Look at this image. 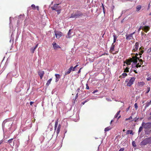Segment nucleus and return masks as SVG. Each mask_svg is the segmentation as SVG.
Returning <instances> with one entry per match:
<instances>
[{
  "label": "nucleus",
  "instance_id": "obj_1",
  "mask_svg": "<svg viewBox=\"0 0 151 151\" xmlns=\"http://www.w3.org/2000/svg\"><path fill=\"white\" fill-rule=\"evenodd\" d=\"M137 64V56H132V58H130L127 59L125 62H124V63H126L127 65H130L132 62Z\"/></svg>",
  "mask_w": 151,
  "mask_h": 151
},
{
  "label": "nucleus",
  "instance_id": "obj_2",
  "mask_svg": "<svg viewBox=\"0 0 151 151\" xmlns=\"http://www.w3.org/2000/svg\"><path fill=\"white\" fill-rule=\"evenodd\" d=\"M135 79L134 77H132L130 80L127 79L125 81V82L127 83V86H128L130 87L133 84Z\"/></svg>",
  "mask_w": 151,
  "mask_h": 151
},
{
  "label": "nucleus",
  "instance_id": "obj_3",
  "mask_svg": "<svg viewBox=\"0 0 151 151\" xmlns=\"http://www.w3.org/2000/svg\"><path fill=\"white\" fill-rule=\"evenodd\" d=\"M83 15V13L79 11H77L74 14H71L70 18H76L80 17L82 16Z\"/></svg>",
  "mask_w": 151,
  "mask_h": 151
},
{
  "label": "nucleus",
  "instance_id": "obj_4",
  "mask_svg": "<svg viewBox=\"0 0 151 151\" xmlns=\"http://www.w3.org/2000/svg\"><path fill=\"white\" fill-rule=\"evenodd\" d=\"M142 47H140L139 48V53L138 54L137 53H136V55L135 56H137V60L138 59H139V58H141V55L144 52V50H142Z\"/></svg>",
  "mask_w": 151,
  "mask_h": 151
},
{
  "label": "nucleus",
  "instance_id": "obj_5",
  "mask_svg": "<svg viewBox=\"0 0 151 151\" xmlns=\"http://www.w3.org/2000/svg\"><path fill=\"white\" fill-rule=\"evenodd\" d=\"M142 126H144V128L145 129L150 128L151 127V122L145 123L144 122H142Z\"/></svg>",
  "mask_w": 151,
  "mask_h": 151
},
{
  "label": "nucleus",
  "instance_id": "obj_6",
  "mask_svg": "<svg viewBox=\"0 0 151 151\" xmlns=\"http://www.w3.org/2000/svg\"><path fill=\"white\" fill-rule=\"evenodd\" d=\"M135 32H134L130 34H126L125 35L126 39L127 40H130L133 38V35L135 33Z\"/></svg>",
  "mask_w": 151,
  "mask_h": 151
},
{
  "label": "nucleus",
  "instance_id": "obj_7",
  "mask_svg": "<svg viewBox=\"0 0 151 151\" xmlns=\"http://www.w3.org/2000/svg\"><path fill=\"white\" fill-rule=\"evenodd\" d=\"M149 144L147 138L145 139L140 143V145H145Z\"/></svg>",
  "mask_w": 151,
  "mask_h": 151
},
{
  "label": "nucleus",
  "instance_id": "obj_8",
  "mask_svg": "<svg viewBox=\"0 0 151 151\" xmlns=\"http://www.w3.org/2000/svg\"><path fill=\"white\" fill-rule=\"evenodd\" d=\"M139 43L138 42H137L135 43V45L134 46L133 49L132 50V51L133 52H135L136 51H137L138 50L139 46Z\"/></svg>",
  "mask_w": 151,
  "mask_h": 151
},
{
  "label": "nucleus",
  "instance_id": "obj_9",
  "mask_svg": "<svg viewBox=\"0 0 151 151\" xmlns=\"http://www.w3.org/2000/svg\"><path fill=\"white\" fill-rule=\"evenodd\" d=\"M54 32L57 38L58 39L60 38L62 35V33L60 32H57L55 31Z\"/></svg>",
  "mask_w": 151,
  "mask_h": 151
},
{
  "label": "nucleus",
  "instance_id": "obj_10",
  "mask_svg": "<svg viewBox=\"0 0 151 151\" xmlns=\"http://www.w3.org/2000/svg\"><path fill=\"white\" fill-rule=\"evenodd\" d=\"M44 74V72L42 70H39L38 72V74L40 76L41 79H42Z\"/></svg>",
  "mask_w": 151,
  "mask_h": 151
},
{
  "label": "nucleus",
  "instance_id": "obj_11",
  "mask_svg": "<svg viewBox=\"0 0 151 151\" xmlns=\"http://www.w3.org/2000/svg\"><path fill=\"white\" fill-rule=\"evenodd\" d=\"M142 29L145 32H147L150 29V27L148 26H145L142 27Z\"/></svg>",
  "mask_w": 151,
  "mask_h": 151
},
{
  "label": "nucleus",
  "instance_id": "obj_12",
  "mask_svg": "<svg viewBox=\"0 0 151 151\" xmlns=\"http://www.w3.org/2000/svg\"><path fill=\"white\" fill-rule=\"evenodd\" d=\"M53 47L54 49L56 50L58 48H60V47L55 42H54L52 43Z\"/></svg>",
  "mask_w": 151,
  "mask_h": 151
},
{
  "label": "nucleus",
  "instance_id": "obj_13",
  "mask_svg": "<svg viewBox=\"0 0 151 151\" xmlns=\"http://www.w3.org/2000/svg\"><path fill=\"white\" fill-rule=\"evenodd\" d=\"M58 4H55L51 7L52 10H56L60 8V7L58 6Z\"/></svg>",
  "mask_w": 151,
  "mask_h": 151
},
{
  "label": "nucleus",
  "instance_id": "obj_14",
  "mask_svg": "<svg viewBox=\"0 0 151 151\" xmlns=\"http://www.w3.org/2000/svg\"><path fill=\"white\" fill-rule=\"evenodd\" d=\"M120 110H119L117 112L114 116L115 118H117L118 120L121 117V115H120Z\"/></svg>",
  "mask_w": 151,
  "mask_h": 151
},
{
  "label": "nucleus",
  "instance_id": "obj_15",
  "mask_svg": "<svg viewBox=\"0 0 151 151\" xmlns=\"http://www.w3.org/2000/svg\"><path fill=\"white\" fill-rule=\"evenodd\" d=\"M114 47L115 45L114 43H113L110 48V52H112L114 50Z\"/></svg>",
  "mask_w": 151,
  "mask_h": 151
},
{
  "label": "nucleus",
  "instance_id": "obj_16",
  "mask_svg": "<svg viewBox=\"0 0 151 151\" xmlns=\"http://www.w3.org/2000/svg\"><path fill=\"white\" fill-rule=\"evenodd\" d=\"M38 45V44H37L34 47H32L30 49V51L32 53H33L35 51V50L36 49Z\"/></svg>",
  "mask_w": 151,
  "mask_h": 151
},
{
  "label": "nucleus",
  "instance_id": "obj_17",
  "mask_svg": "<svg viewBox=\"0 0 151 151\" xmlns=\"http://www.w3.org/2000/svg\"><path fill=\"white\" fill-rule=\"evenodd\" d=\"M73 68V66L70 67V68L68 70V71L66 72L65 75H66L70 73L72 70Z\"/></svg>",
  "mask_w": 151,
  "mask_h": 151
},
{
  "label": "nucleus",
  "instance_id": "obj_18",
  "mask_svg": "<svg viewBox=\"0 0 151 151\" xmlns=\"http://www.w3.org/2000/svg\"><path fill=\"white\" fill-rule=\"evenodd\" d=\"M61 128V125L60 124H58L57 128L56 129V133L57 135L59 133L60 131V129Z\"/></svg>",
  "mask_w": 151,
  "mask_h": 151
},
{
  "label": "nucleus",
  "instance_id": "obj_19",
  "mask_svg": "<svg viewBox=\"0 0 151 151\" xmlns=\"http://www.w3.org/2000/svg\"><path fill=\"white\" fill-rule=\"evenodd\" d=\"M31 7H32V9L33 10H35L36 8H37V10L38 11L39 10V7L38 6H37L36 7L35 6L34 4H32L31 5Z\"/></svg>",
  "mask_w": 151,
  "mask_h": 151
},
{
  "label": "nucleus",
  "instance_id": "obj_20",
  "mask_svg": "<svg viewBox=\"0 0 151 151\" xmlns=\"http://www.w3.org/2000/svg\"><path fill=\"white\" fill-rule=\"evenodd\" d=\"M145 83L143 82H140L138 83V85L140 87H142L145 84Z\"/></svg>",
  "mask_w": 151,
  "mask_h": 151
},
{
  "label": "nucleus",
  "instance_id": "obj_21",
  "mask_svg": "<svg viewBox=\"0 0 151 151\" xmlns=\"http://www.w3.org/2000/svg\"><path fill=\"white\" fill-rule=\"evenodd\" d=\"M10 120V119H6L4 120L2 123V126H4L6 122H9Z\"/></svg>",
  "mask_w": 151,
  "mask_h": 151
},
{
  "label": "nucleus",
  "instance_id": "obj_22",
  "mask_svg": "<svg viewBox=\"0 0 151 151\" xmlns=\"http://www.w3.org/2000/svg\"><path fill=\"white\" fill-rule=\"evenodd\" d=\"M113 37H114V41H113V43H114L115 42H116V40L117 38V37L115 33H113Z\"/></svg>",
  "mask_w": 151,
  "mask_h": 151
},
{
  "label": "nucleus",
  "instance_id": "obj_23",
  "mask_svg": "<svg viewBox=\"0 0 151 151\" xmlns=\"http://www.w3.org/2000/svg\"><path fill=\"white\" fill-rule=\"evenodd\" d=\"M58 119L56 121L55 124V130L57 129V127L58 125Z\"/></svg>",
  "mask_w": 151,
  "mask_h": 151
},
{
  "label": "nucleus",
  "instance_id": "obj_24",
  "mask_svg": "<svg viewBox=\"0 0 151 151\" xmlns=\"http://www.w3.org/2000/svg\"><path fill=\"white\" fill-rule=\"evenodd\" d=\"M145 108L147 107L149 105L151 104V102L150 101L148 102H147L145 104Z\"/></svg>",
  "mask_w": 151,
  "mask_h": 151
},
{
  "label": "nucleus",
  "instance_id": "obj_25",
  "mask_svg": "<svg viewBox=\"0 0 151 151\" xmlns=\"http://www.w3.org/2000/svg\"><path fill=\"white\" fill-rule=\"evenodd\" d=\"M143 127H144V126H142V124L141 126L139 128L138 133V134H139L140 132H141V131L142 130L143 128Z\"/></svg>",
  "mask_w": 151,
  "mask_h": 151
},
{
  "label": "nucleus",
  "instance_id": "obj_26",
  "mask_svg": "<svg viewBox=\"0 0 151 151\" xmlns=\"http://www.w3.org/2000/svg\"><path fill=\"white\" fill-rule=\"evenodd\" d=\"M71 31V29H70L68 31V33L67 36V37L68 38H70L72 36L71 35V33L70 32Z\"/></svg>",
  "mask_w": 151,
  "mask_h": 151
},
{
  "label": "nucleus",
  "instance_id": "obj_27",
  "mask_svg": "<svg viewBox=\"0 0 151 151\" xmlns=\"http://www.w3.org/2000/svg\"><path fill=\"white\" fill-rule=\"evenodd\" d=\"M52 80V78H50V79H49V80H48L47 81V82L46 84V86H49V85H50V83H51V82Z\"/></svg>",
  "mask_w": 151,
  "mask_h": 151
},
{
  "label": "nucleus",
  "instance_id": "obj_28",
  "mask_svg": "<svg viewBox=\"0 0 151 151\" xmlns=\"http://www.w3.org/2000/svg\"><path fill=\"white\" fill-rule=\"evenodd\" d=\"M127 134H132L133 135V131L132 130H128L127 132Z\"/></svg>",
  "mask_w": 151,
  "mask_h": 151
},
{
  "label": "nucleus",
  "instance_id": "obj_29",
  "mask_svg": "<svg viewBox=\"0 0 151 151\" xmlns=\"http://www.w3.org/2000/svg\"><path fill=\"white\" fill-rule=\"evenodd\" d=\"M136 8L137 9L136 11H139L141 8V6L140 5H139L137 6L136 7Z\"/></svg>",
  "mask_w": 151,
  "mask_h": 151
},
{
  "label": "nucleus",
  "instance_id": "obj_30",
  "mask_svg": "<svg viewBox=\"0 0 151 151\" xmlns=\"http://www.w3.org/2000/svg\"><path fill=\"white\" fill-rule=\"evenodd\" d=\"M111 129V128L110 127H107L105 128L104 131L105 132H107L110 130Z\"/></svg>",
  "mask_w": 151,
  "mask_h": 151
},
{
  "label": "nucleus",
  "instance_id": "obj_31",
  "mask_svg": "<svg viewBox=\"0 0 151 151\" xmlns=\"http://www.w3.org/2000/svg\"><path fill=\"white\" fill-rule=\"evenodd\" d=\"M139 119V117H135V118H134L133 119V120H132L131 121H130L131 122L134 121V122H136Z\"/></svg>",
  "mask_w": 151,
  "mask_h": 151
},
{
  "label": "nucleus",
  "instance_id": "obj_32",
  "mask_svg": "<svg viewBox=\"0 0 151 151\" xmlns=\"http://www.w3.org/2000/svg\"><path fill=\"white\" fill-rule=\"evenodd\" d=\"M61 10V8H60L58 9L57 10H56L55 11L57 12V14H58L60 13Z\"/></svg>",
  "mask_w": 151,
  "mask_h": 151
},
{
  "label": "nucleus",
  "instance_id": "obj_33",
  "mask_svg": "<svg viewBox=\"0 0 151 151\" xmlns=\"http://www.w3.org/2000/svg\"><path fill=\"white\" fill-rule=\"evenodd\" d=\"M139 59H138L139 60V64L140 65H142L143 63V61L142 59H139Z\"/></svg>",
  "mask_w": 151,
  "mask_h": 151
},
{
  "label": "nucleus",
  "instance_id": "obj_34",
  "mask_svg": "<svg viewBox=\"0 0 151 151\" xmlns=\"http://www.w3.org/2000/svg\"><path fill=\"white\" fill-rule=\"evenodd\" d=\"M55 76L56 78L59 79L60 78V76L58 74H55Z\"/></svg>",
  "mask_w": 151,
  "mask_h": 151
},
{
  "label": "nucleus",
  "instance_id": "obj_35",
  "mask_svg": "<svg viewBox=\"0 0 151 151\" xmlns=\"http://www.w3.org/2000/svg\"><path fill=\"white\" fill-rule=\"evenodd\" d=\"M122 76L123 78H124L126 76H127V73L124 72L122 73Z\"/></svg>",
  "mask_w": 151,
  "mask_h": 151
},
{
  "label": "nucleus",
  "instance_id": "obj_36",
  "mask_svg": "<svg viewBox=\"0 0 151 151\" xmlns=\"http://www.w3.org/2000/svg\"><path fill=\"white\" fill-rule=\"evenodd\" d=\"M129 68H128V67L126 68L125 69V70L124 71V72H129Z\"/></svg>",
  "mask_w": 151,
  "mask_h": 151
},
{
  "label": "nucleus",
  "instance_id": "obj_37",
  "mask_svg": "<svg viewBox=\"0 0 151 151\" xmlns=\"http://www.w3.org/2000/svg\"><path fill=\"white\" fill-rule=\"evenodd\" d=\"M146 79L147 81H150L151 80V76H148V77L146 78Z\"/></svg>",
  "mask_w": 151,
  "mask_h": 151
},
{
  "label": "nucleus",
  "instance_id": "obj_38",
  "mask_svg": "<svg viewBox=\"0 0 151 151\" xmlns=\"http://www.w3.org/2000/svg\"><path fill=\"white\" fill-rule=\"evenodd\" d=\"M132 146L134 147H136V145L135 142L134 141H132Z\"/></svg>",
  "mask_w": 151,
  "mask_h": 151
},
{
  "label": "nucleus",
  "instance_id": "obj_39",
  "mask_svg": "<svg viewBox=\"0 0 151 151\" xmlns=\"http://www.w3.org/2000/svg\"><path fill=\"white\" fill-rule=\"evenodd\" d=\"M147 138L149 144H151V137H150Z\"/></svg>",
  "mask_w": 151,
  "mask_h": 151
},
{
  "label": "nucleus",
  "instance_id": "obj_40",
  "mask_svg": "<svg viewBox=\"0 0 151 151\" xmlns=\"http://www.w3.org/2000/svg\"><path fill=\"white\" fill-rule=\"evenodd\" d=\"M132 119V116H130L129 118H126L125 119V120L126 121H127L128 120H130V119Z\"/></svg>",
  "mask_w": 151,
  "mask_h": 151
},
{
  "label": "nucleus",
  "instance_id": "obj_41",
  "mask_svg": "<svg viewBox=\"0 0 151 151\" xmlns=\"http://www.w3.org/2000/svg\"><path fill=\"white\" fill-rule=\"evenodd\" d=\"M13 138H12V139H9L8 141L9 143V144H11V143H12V140H13Z\"/></svg>",
  "mask_w": 151,
  "mask_h": 151
},
{
  "label": "nucleus",
  "instance_id": "obj_42",
  "mask_svg": "<svg viewBox=\"0 0 151 151\" xmlns=\"http://www.w3.org/2000/svg\"><path fill=\"white\" fill-rule=\"evenodd\" d=\"M141 65H139V63H138L136 65V67L137 68H138V67H140L141 66Z\"/></svg>",
  "mask_w": 151,
  "mask_h": 151
},
{
  "label": "nucleus",
  "instance_id": "obj_43",
  "mask_svg": "<svg viewBox=\"0 0 151 151\" xmlns=\"http://www.w3.org/2000/svg\"><path fill=\"white\" fill-rule=\"evenodd\" d=\"M147 91L146 92V93H149V92L150 91V88L149 87L147 88Z\"/></svg>",
  "mask_w": 151,
  "mask_h": 151
},
{
  "label": "nucleus",
  "instance_id": "obj_44",
  "mask_svg": "<svg viewBox=\"0 0 151 151\" xmlns=\"http://www.w3.org/2000/svg\"><path fill=\"white\" fill-rule=\"evenodd\" d=\"M134 106L135 108L136 109H137V108L138 106H137V103H136L135 104Z\"/></svg>",
  "mask_w": 151,
  "mask_h": 151
},
{
  "label": "nucleus",
  "instance_id": "obj_45",
  "mask_svg": "<svg viewBox=\"0 0 151 151\" xmlns=\"http://www.w3.org/2000/svg\"><path fill=\"white\" fill-rule=\"evenodd\" d=\"M124 148H121L119 150V151H124Z\"/></svg>",
  "mask_w": 151,
  "mask_h": 151
},
{
  "label": "nucleus",
  "instance_id": "obj_46",
  "mask_svg": "<svg viewBox=\"0 0 151 151\" xmlns=\"http://www.w3.org/2000/svg\"><path fill=\"white\" fill-rule=\"evenodd\" d=\"M86 89H89V86H88V84H86Z\"/></svg>",
  "mask_w": 151,
  "mask_h": 151
},
{
  "label": "nucleus",
  "instance_id": "obj_47",
  "mask_svg": "<svg viewBox=\"0 0 151 151\" xmlns=\"http://www.w3.org/2000/svg\"><path fill=\"white\" fill-rule=\"evenodd\" d=\"M88 101L87 100H86L85 101H84V102H82L81 103V104H83V105H84L85 103L87 102Z\"/></svg>",
  "mask_w": 151,
  "mask_h": 151
},
{
  "label": "nucleus",
  "instance_id": "obj_48",
  "mask_svg": "<svg viewBox=\"0 0 151 151\" xmlns=\"http://www.w3.org/2000/svg\"><path fill=\"white\" fill-rule=\"evenodd\" d=\"M150 8V3L148 4V6L147 7V10H149Z\"/></svg>",
  "mask_w": 151,
  "mask_h": 151
},
{
  "label": "nucleus",
  "instance_id": "obj_49",
  "mask_svg": "<svg viewBox=\"0 0 151 151\" xmlns=\"http://www.w3.org/2000/svg\"><path fill=\"white\" fill-rule=\"evenodd\" d=\"M77 67V66H75L74 67H73V68H72V70H73V71H74L75 70V68H76Z\"/></svg>",
  "mask_w": 151,
  "mask_h": 151
},
{
  "label": "nucleus",
  "instance_id": "obj_50",
  "mask_svg": "<svg viewBox=\"0 0 151 151\" xmlns=\"http://www.w3.org/2000/svg\"><path fill=\"white\" fill-rule=\"evenodd\" d=\"M142 29V27L141 26H140V27L139 28L138 30V32H139V31L141 30V29Z\"/></svg>",
  "mask_w": 151,
  "mask_h": 151
},
{
  "label": "nucleus",
  "instance_id": "obj_51",
  "mask_svg": "<svg viewBox=\"0 0 151 151\" xmlns=\"http://www.w3.org/2000/svg\"><path fill=\"white\" fill-rule=\"evenodd\" d=\"M33 103H34V102L33 101H31L30 102V105H31V106H32V104H33Z\"/></svg>",
  "mask_w": 151,
  "mask_h": 151
},
{
  "label": "nucleus",
  "instance_id": "obj_52",
  "mask_svg": "<svg viewBox=\"0 0 151 151\" xmlns=\"http://www.w3.org/2000/svg\"><path fill=\"white\" fill-rule=\"evenodd\" d=\"M59 79L56 78L55 80V82H57L58 81H59Z\"/></svg>",
  "mask_w": 151,
  "mask_h": 151
},
{
  "label": "nucleus",
  "instance_id": "obj_53",
  "mask_svg": "<svg viewBox=\"0 0 151 151\" xmlns=\"http://www.w3.org/2000/svg\"><path fill=\"white\" fill-rule=\"evenodd\" d=\"M98 91V90H94L93 92V93H96V92H97Z\"/></svg>",
  "mask_w": 151,
  "mask_h": 151
},
{
  "label": "nucleus",
  "instance_id": "obj_54",
  "mask_svg": "<svg viewBox=\"0 0 151 151\" xmlns=\"http://www.w3.org/2000/svg\"><path fill=\"white\" fill-rule=\"evenodd\" d=\"M82 68H81L80 69V70H79L78 71V73H79L80 72H81V69H82Z\"/></svg>",
  "mask_w": 151,
  "mask_h": 151
},
{
  "label": "nucleus",
  "instance_id": "obj_55",
  "mask_svg": "<svg viewBox=\"0 0 151 151\" xmlns=\"http://www.w3.org/2000/svg\"><path fill=\"white\" fill-rule=\"evenodd\" d=\"M3 142V140H1L0 141V145Z\"/></svg>",
  "mask_w": 151,
  "mask_h": 151
},
{
  "label": "nucleus",
  "instance_id": "obj_56",
  "mask_svg": "<svg viewBox=\"0 0 151 151\" xmlns=\"http://www.w3.org/2000/svg\"><path fill=\"white\" fill-rule=\"evenodd\" d=\"M78 93H77L76 94V96H75V97H76V98H77L78 97Z\"/></svg>",
  "mask_w": 151,
  "mask_h": 151
},
{
  "label": "nucleus",
  "instance_id": "obj_57",
  "mask_svg": "<svg viewBox=\"0 0 151 151\" xmlns=\"http://www.w3.org/2000/svg\"><path fill=\"white\" fill-rule=\"evenodd\" d=\"M80 88H78L77 89V91L78 92H79V91H80Z\"/></svg>",
  "mask_w": 151,
  "mask_h": 151
},
{
  "label": "nucleus",
  "instance_id": "obj_58",
  "mask_svg": "<svg viewBox=\"0 0 151 151\" xmlns=\"http://www.w3.org/2000/svg\"><path fill=\"white\" fill-rule=\"evenodd\" d=\"M134 72H135V73H137V72L135 70H134Z\"/></svg>",
  "mask_w": 151,
  "mask_h": 151
},
{
  "label": "nucleus",
  "instance_id": "obj_59",
  "mask_svg": "<svg viewBox=\"0 0 151 151\" xmlns=\"http://www.w3.org/2000/svg\"><path fill=\"white\" fill-rule=\"evenodd\" d=\"M79 63V62H78V63H77V65H76V66H77V67L78 66V65H79V64H78V63Z\"/></svg>",
  "mask_w": 151,
  "mask_h": 151
},
{
  "label": "nucleus",
  "instance_id": "obj_60",
  "mask_svg": "<svg viewBox=\"0 0 151 151\" xmlns=\"http://www.w3.org/2000/svg\"><path fill=\"white\" fill-rule=\"evenodd\" d=\"M113 121V120H111V121L110 124H111Z\"/></svg>",
  "mask_w": 151,
  "mask_h": 151
},
{
  "label": "nucleus",
  "instance_id": "obj_61",
  "mask_svg": "<svg viewBox=\"0 0 151 151\" xmlns=\"http://www.w3.org/2000/svg\"><path fill=\"white\" fill-rule=\"evenodd\" d=\"M150 115L151 116H150V118L151 119V112H150Z\"/></svg>",
  "mask_w": 151,
  "mask_h": 151
},
{
  "label": "nucleus",
  "instance_id": "obj_62",
  "mask_svg": "<svg viewBox=\"0 0 151 151\" xmlns=\"http://www.w3.org/2000/svg\"><path fill=\"white\" fill-rule=\"evenodd\" d=\"M122 76V75H121V76H119V78H121Z\"/></svg>",
  "mask_w": 151,
  "mask_h": 151
},
{
  "label": "nucleus",
  "instance_id": "obj_63",
  "mask_svg": "<svg viewBox=\"0 0 151 151\" xmlns=\"http://www.w3.org/2000/svg\"><path fill=\"white\" fill-rule=\"evenodd\" d=\"M149 15L151 16V12L149 14Z\"/></svg>",
  "mask_w": 151,
  "mask_h": 151
},
{
  "label": "nucleus",
  "instance_id": "obj_64",
  "mask_svg": "<svg viewBox=\"0 0 151 151\" xmlns=\"http://www.w3.org/2000/svg\"><path fill=\"white\" fill-rule=\"evenodd\" d=\"M125 131V130L124 129L123 130V132H124Z\"/></svg>",
  "mask_w": 151,
  "mask_h": 151
}]
</instances>
